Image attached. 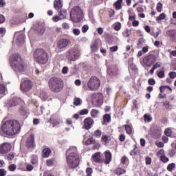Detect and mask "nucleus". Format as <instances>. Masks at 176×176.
<instances>
[{
	"mask_svg": "<svg viewBox=\"0 0 176 176\" xmlns=\"http://www.w3.org/2000/svg\"><path fill=\"white\" fill-rule=\"evenodd\" d=\"M1 131L3 134L13 137L21 131L20 122L16 120H9L6 121L1 126Z\"/></svg>",
	"mask_w": 176,
	"mask_h": 176,
	"instance_id": "nucleus-1",
	"label": "nucleus"
},
{
	"mask_svg": "<svg viewBox=\"0 0 176 176\" xmlns=\"http://www.w3.org/2000/svg\"><path fill=\"white\" fill-rule=\"evenodd\" d=\"M10 61L14 63L12 65V69L15 72L21 73L25 71V64L23 62L21 56L19 54H14L10 58Z\"/></svg>",
	"mask_w": 176,
	"mask_h": 176,
	"instance_id": "nucleus-2",
	"label": "nucleus"
},
{
	"mask_svg": "<svg viewBox=\"0 0 176 176\" xmlns=\"http://www.w3.org/2000/svg\"><path fill=\"white\" fill-rule=\"evenodd\" d=\"M48 86L52 93H60L64 89V81L58 77H52L49 79Z\"/></svg>",
	"mask_w": 176,
	"mask_h": 176,
	"instance_id": "nucleus-3",
	"label": "nucleus"
},
{
	"mask_svg": "<svg viewBox=\"0 0 176 176\" xmlns=\"http://www.w3.org/2000/svg\"><path fill=\"white\" fill-rule=\"evenodd\" d=\"M33 57L38 64H43V65L47 64V61H49V54L43 49L35 50Z\"/></svg>",
	"mask_w": 176,
	"mask_h": 176,
	"instance_id": "nucleus-4",
	"label": "nucleus"
},
{
	"mask_svg": "<svg viewBox=\"0 0 176 176\" xmlns=\"http://www.w3.org/2000/svg\"><path fill=\"white\" fill-rule=\"evenodd\" d=\"M101 86V80L97 76H91L87 82V87L91 91H97Z\"/></svg>",
	"mask_w": 176,
	"mask_h": 176,
	"instance_id": "nucleus-5",
	"label": "nucleus"
},
{
	"mask_svg": "<svg viewBox=\"0 0 176 176\" xmlns=\"http://www.w3.org/2000/svg\"><path fill=\"white\" fill-rule=\"evenodd\" d=\"M70 16L72 21H74V23H78V21H79V20L83 17V10H82V8L78 6H74L71 10Z\"/></svg>",
	"mask_w": 176,
	"mask_h": 176,
	"instance_id": "nucleus-6",
	"label": "nucleus"
},
{
	"mask_svg": "<svg viewBox=\"0 0 176 176\" xmlns=\"http://www.w3.org/2000/svg\"><path fill=\"white\" fill-rule=\"evenodd\" d=\"M66 162L69 168H72L75 170L80 163V157L74 156V155H67L66 157Z\"/></svg>",
	"mask_w": 176,
	"mask_h": 176,
	"instance_id": "nucleus-7",
	"label": "nucleus"
},
{
	"mask_svg": "<svg viewBox=\"0 0 176 176\" xmlns=\"http://www.w3.org/2000/svg\"><path fill=\"white\" fill-rule=\"evenodd\" d=\"M69 45H71V40L69 38H62L56 42V49L63 52Z\"/></svg>",
	"mask_w": 176,
	"mask_h": 176,
	"instance_id": "nucleus-8",
	"label": "nucleus"
},
{
	"mask_svg": "<svg viewBox=\"0 0 176 176\" xmlns=\"http://www.w3.org/2000/svg\"><path fill=\"white\" fill-rule=\"evenodd\" d=\"M79 56V50L75 47L69 50L66 54V57L69 61H76V59Z\"/></svg>",
	"mask_w": 176,
	"mask_h": 176,
	"instance_id": "nucleus-9",
	"label": "nucleus"
},
{
	"mask_svg": "<svg viewBox=\"0 0 176 176\" xmlns=\"http://www.w3.org/2000/svg\"><path fill=\"white\" fill-rule=\"evenodd\" d=\"M157 61V57L155 54H150L143 59V63L146 67H152Z\"/></svg>",
	"mask_w": 176,
	"mask_h": 176,
	"instance_id": "nucleus-10",
	"label": "nucleus"
},
{
	"mask_svg": "<svg viewBox=\"0 0 176 176\" xmlns=\"http://www.w3.org/2000/svg\"><path fill=\"white\" fill-rule=\"evenodd\" d=\"M21 89L23 91H30L32 89V82L30 80H24L21 81Z\"/></svg>",
	"mask_w": 176,
	"mask_h": 176,
	"instance_id": "nucleus-11",
	"label": "nucleus"
},
{
	"mask_svg": "<svg viewBox=\"0 0 176 176\" xmlns=\"http://www.w3.org/2000/svg\"><path fill=\"white\" fill-rule=\"evenodd\" d=\"M11 149H12V144H10V143L5 142L0 145L1 155H6V153H9Z\"/></svg>",
	"mask_w": 176,
	"mask_h": 176,
	"instance_id": "nucleus-12",
	"label": "nucleus"
},
{
	"mask_svg": "<svg viewBox=\"0 0 176 176\" xmlns=\"http://www.w3.org/2000/svg\"><path fill=\"white\" fill-rule=\"evenodd\" d=\"M91 100L93 102H96V104H98V105H100L102 104L104 96L102 95V94L100 93L94 94L91 96Z\"/></svg>",
	"mask_w": 176,
	"mask_h": 176,
	"instance_id": "nucleus-13",
	"label": "nucleus"
},
{
	"mask_svg": "<svg viewBox=\"0 0 176 176\" xmlns=\"http://www.w3.org/2000/svg\"><path fill=\"white\" fill-rule=\"evenodd\" d=\"M25 146L28 148L32 149L35 146V135L31 134L25 142Z\"/></svg>",
	"mask_w": 176,
	"mask_h": 176,
	"instance_id": "nucleus-14",
	"label": "nucleus"
},
{
	"mask_svg": "<svg viewBox=\"0 0 176 176\" xmlns=\"http://www.w3.org/2000/svg\"><path fill=\"white\" fill-rule=\"evenodd\" d=\"M23 104V100L20 98H14L9 100L8 105L9 107H17V105H20Z\"/></svg>",
	"mask_w": 176,
	"mask_h": 176,
	"instance_id": "nucleus-15",
	"label": "nucleus"
},
{
	"mask_svg": "<svg viewBox=\"0 0 176 176\" xmlns=\"http://www.w3.org/2000/svg\"><path fill=\"white\" fill-rule=\"evenodd\" d=\"M54 8L57 12H59V16L63 15V12H61V9H63V0H54Z\"/></svg>",
	"mask_w": 176,
	"mask_h": 176,
	"instance_id": "nucleus-16",
	"label": "nucleus"
},
{
	"mask_svg": "<svg viewBox=\"0 0 176 176\" xmlns=\"http://www.w3.org/2000/svg\"><path fill=\"white\" fill-rule=\"evenodd\" d=\"M94 123V120H92L91 118L88 117L84 120V128L85 130H90L91 129V126Z\"/></svg>",
	"mask_w": 176,
	"mask_h": 176,
	"instance_id": "nucleus-17",
	"label": "nucleus"
},
{
	"mask_svg": "<svg viewBox=\"0 0 176 176\" xmlns=\"http://www.w3.org/2000/svg\"><path fill=\"white\" fill-rule=\"evenodd\" d=\"M114 174L118 176L123 175V174H126V168L122 166V164L118 165V168L114 170Z\"/></svg>",
	"mask_w": 176,
	"mask_h": 176,
	"instance_id": "nucleus-18",
	"label": "nucleus"
},
{
	"mask_svg": "<svg viewBox=\"0 0 176 176\" xmlns=\"http://www.w3.org/2000/svg\"><path fill=\"white\" fill-rule=\"evenodd\" d=\"M104 164H109L111 162H112V153H111V151H107L104 152Z\"/></svg>",
	"mask_w": 176,
	"mask_h": 176,
	"instance_id": "nucleus-19",
	"label": "nucleus"
},
{
	"mask_svg": "<svg viewBox=\"0 0 176 176\" xmlns=\"http://www.w3.org/2000/svg\"><path fill=\"white\" fill-rule=\"evenodd\" d=\"M69 153L68 156H79V153H78V148L75 146H70L67 150Z\"/></svg>",
	"mask_w": 176,
	"mask_h": 176,
	"instance_id": "nucleus-20",
	"label": "nucleus"
},
{
	"mask_svg": "<svg viewBox=\"0 0 176 176\" xmlns=\"http://www.w3.org/2000/svg\"><path fill=\"white\" fill-rule=\"evenodd\" d=\"M51 154L52 150L49 147L43 148L41 152L42 157L45 159H47V157H49V156H50Z\"/></svg>",
	"mask_w": 176,
	"mask_h": 176,
	"instance_id": "nucleus-21",
	"label": "nucleus"
},
{
	"mask_svg": "<svg viewBox=\"0 0 176 176\" xmlns=\"http://www.w3.org/2000/svg\"><path fill=\"white\" fill-rule=\"evenodd\" d=\"M116 72H118V69L115 67V66H109L107 67V74L109 75V76L116 75Z\"/></svg>",
	"mask_w": 176,
	"mask_h": 176,
	"instance_id": "nucleus-22",
	"label": "nucleus"
},
{
	"mask_svg": "<svg viewBox=\"0 0 176 176\" xmlns=\"http://www.w3.org/2000/svg\"><path fill=\"white\" fill-rule=\"evenodd\" d=\"M100 153H96L92 155V159L95 163H104V161L101 159Z\"/></svg>",
	"mask_w": 176,
	"mask_h": 176,
	"instance_id": "nucleus-23",
	"label": "nucleus"
},
{
	"mask_svg": "<svg viewBox=\"0 0 176 176\" xmlns=\"http://www.w3.org/2000/svg\"><path fill=\"white\" fill-rule=\"evenodd\" d=\"M166 35H167V36H169V38H170L172 39V41H175L176 30H167Z\"/></svg>",
	"mask_w": 176,
	"mask_h": 176,
	"instance_id": "nucleus-24",
	"label": "nucleus"
},
{
	"mask_svg": "<svg viewBox=\"0 0 176 176\" xmlns=\"http://www.w3.org/2000/svg\"><path fill=\"white\" fill-rule=\"evenodd\" d=\"M49 122L52 124V127H56L60 124V121L57 118H54V117H51L50 118Z\"/></svg>",
	"mask_w": 176,
	"mask_h": 176,
	"instance_id": "nucleus-25",
	"label": "nucleus"
},
{
	"mask_svg": "<svg viewBox=\"0 0 176 176\" xmlns=\"http://www.w3.org/2000/svg\"><path fill=\"white\" fill-rule=\"evenodd\" d=\"M124 127L125 129L126 134H129V135H131V134H133V124H125L124 125Z\"/></svg>",
	"mask_w": 176,
	"mask_h": 176,
	"instance_id": "nucleus-26",
	"label": "nucleus"
},
{
	"mask_svg": "<svg viewBox=\"0 0 176 176\" xmlns=\"http://www.w3.org/2000/svg\"><path fill=\"white\" fill-rule=\"evenodd\" d=\"M111 136L107 135H102L101 138L102 142L104 143V145H107V144H109V142L111 141Z\"/></svg>",
	"mask_w": 176,
	"mask_h": 176,
	"instance_id": "nucleus-27",
	"label": "nucleus"
},
{
	"mask_svg": "<svg viewBox=\"0 0 176 176\" xmlns=\"http://www.w3.org/2000/svg\"><path fill=\"white\" fill-rule=\"evenodd\" d=\"M46 166L47 167H53L54 164H56V159L55 158H50L46 160L45 162Z\"/></svg>",
	"mask_w": 176,
	"mask_h": 176,
	"instance_id": "nucleus-28",
	"label": "nucleus"
},
{
	"mask_svg": "<svg viewBox=\"0 0 176 176\" xmlns=\"http://www.w3.org/2000/svg\"><path fill=\"white\" fill-rule=\"evenodd\" d=\"M123 0H117L116 2L113 3V6L116 10H120L122 9V3Z\"/></svg>",
	"mask_w": 176,
	"mask_h": 176,
	"instance_id": "nucleus-29",
	"label": "nucleus"
},
{
	"mask_svg": "<svg viewBox=\"0 0 176 176\" xmlns=\"http://www.w3.org/2000/svg\"><path fill=\"white\" fill-rule=\"evenodd\" d=\"M73 104L76 107H79V105H82V99H80V98H77V97L74 98Z\"/></svg>",
	"mask_w": 176,
	"mask_h": 176,
	"instance_id": "nucleus-30",
	"label": "nucleus"
},
{
	"mask_svg": "<svg viewBox=\"0 0 176 176\" xmlns=\"http://www.w3.org/2000/svg\"><path fill=\"white\" fill-rule=\"evenodd\" d=\"M39 160V158H38V155H33L31 157V163L32 164H38V162Z\"/></svg>",
	"mask_w": 176,
	"mask_h": 176,
	"instance_id": "nucleus-31",
	"label": "nucleus"
},
{
	"mask_svg": "<svg viewBox=\"0 0 176 176\" xmlns=\"http://www.w3.org/2000/svg\"><path fill=\"white\" fill-rule=\"evenodd\" d=\"M91 52H94V53H96V52L98 50V43H97L96 42L92 43L91 45Z\"/></svg>",
	"mask_w": 176,
	"mask_h": 176,
	"instance_id": "nucleus-32",
	"label": "nucleus"
},
{
	"mask_svg": "<svg viewBox=\"0 0 176 176\" xmlns=\"http://www.w3.org/2000/svg\"><path fill=\"white\" fill-rule=\"evenodd\" d=\"M96 144V140L93 138H90L85 142V145H94Z\"/></svg>",
	"mask_w": 176,
	"mask_h": 176,
	"instance_id": "nucleus-33",
	"label": "nucleus"
},
{
	"mask_svg": "<svg viewBox=\"0 0 176 176\" xmlns=\"http://www.w3.org/2000/svg\"><path fill=\"white\" fill-rule=\"evenodd\" d=\"M98 113H100V111L96 109H93L91 111V116L92 118H97L98 116Z\"/></svg>",
	"mask_w": 176,
	"mask_h": 176,
	"instance_id": "nucleus-34",
	"label": "nucleus"
},
{
	"mask_svg": "<svg viewBox=\"0 0 176 176\" xmlns=\"http://www.w3.org/2000/svg\"><path fill=\"white\" fill-rule=\"evenodd\" d=\"M94 137H96V138H100L101 135H102V132L100 129H97L94 132Z\"/></svg>",
	"mask_w": 176,
	"mask_h": 176,
	"instance_id": "nucleus-35",
	"label": "nucleus"
},
{
	"mask_svg": "<svg viewBox=\"0 0 176 176\" xmlns=\"http://www.w3.org/2000/svg\"><path fill=\"white\" fill-rule=\"evenodd\" d=\"M103 122H104V123H108V122H111V115H109V114L104 115Z\"/></svg>",
	"mask_w": 176,
	"mask_h": 176,
	"instance_id": "nucleus-36",
	"label": "nucleus"
},
{
	"mask_svg": "<svg viewBox=\"0 0 176 176\" xmlns=\"http://www.w3.org/2000/svg\"><path fill=\"white\" fill-rule=\"evenodd\" d=\"M5 159H6L8 161L13 160V159H14V154H13L12 153H10L5 155Z\"/></svg>",
	"mask_w": 176,
	"mask_h": 176,
	"instance_id": "nucleus-37",
	"label": "nucleus"
},
{
	"mask_svg": "<svg viewBox=\"0 0 176 176\" xmlns=\"http://www.w3.org/2000/svg\"><path fill=\"white\" fill-rule=\"evenodd\" d=\"M121 164H129V159L126 155L121 158Z\"/></svg>",
	"mask_w": 176,
	"mask_h": 176,
	"instance_id": "nucleus-38",
	"label": "nucleus"
},
{
	"mask_svg": "<svg viewBox=\"0 0 176 176\" xmlns=\"http://www.w3.org/2000/svg\"><path fill=\"white\" fill-rule=\"evenodd\" d=\"M170 69H172V71H176V58H174L172 60L170 65Z\"/></svg>",
	"mask_w": 176,
	"mask_h": 176,
	"instance_id": "nucleus-39",
	"label": "nucleus"
},
{
	"mask_svg": "<svg viewBox=\"0 0 176 176\" xmlns=\"http://www.w3.org/2000/svg\"><path fill=\"white\" fill-rule=\"evenodd\" d=\"M174 168H175V164L174 163H170L167 166V170L168 171H170V172L173 171Z\"/></svg>",
	"mask_w": 176,
	"mask_h": 176,
	"instance_id": "nucleus-40",
	"label": "nucleus"
},
{
	"mask_svg": "<svg viewBox=\"0 0 176 176\" xmlns=\"http://www.w3.org/2000/svg\"><path fill=\"white\" fill-rule=\"evenodd\" d=\"M164 134L167 137H170L173 134V131H171V129L170 128L166 129L164 131Z\"/></svg>",
	"mask_w": 176,
	"mask_h": 176,
	"instance_id": "nucleus-41",
	"label": "nucleus"
},
{
	"mask_svg": "<svg viewBox=\"0 0 176 176\" xmlns=\"http://www.w3.org/2000/svg\"><path fill=\"white\" fill-rule=\"evenodd\" d=\"M6 92V87L3 84H0V94H5Z\"/></svg>",
	"mask_w": 176,
	"mask_h": 176,
	"instance_id": "nucleus-42",
	"label": "nucleus"
},
{
	"mask_svg": "<svg viewBox=\"0 0 176 176\" xmlns=\"http://www.w3.org/2000/svg\"><path fill=\"white\" fill-rule=\"evenodd\" d=\"M163 9V4L162 3H158L156 7V10L157 12H159V13H160V12H162Z\"/></svg>",
	"mask_w": 176,
	"mask_h": 176,
	"instance_id": "nucleus-43",
	"label": "nucleus"
},
{
	"mask_svg": "<svg viewBox=\"0 0 176 176\" xmlns=\"http://www.w3.org/2000/svg\"><path fill=\"white\" fill-rule=\"evenodd\" d=\"M164 19H166V14L162 13L161 14H160L157 18L156 19L157 21H159L160 20H164Z\"/></svg>",
	"mask_w": 176,
	"mask_h": 176,
	"instance_id": "nucleus-44",
	"label": "nucleus"
},
{
	"mask_svg": "<svg viewBox=\"0 0 176 176\" xmlns=\"http://www.w3.org/2000/svg\"><path fill=\"white\" fill-rule=\"evenodd\" d=\"M120 28H122V24H120V23H116L114 25V30L116 31H120Z\"/></svg>",
	"mask_w": 176,
	"mask_h": 176,
	"instance_id": "nucleus-45",
	"label": "nucleus"
},
{
	"mask_svg": "<svg viewBox=\"0 0 176 176\" xmlns=\"http://www.w3.org/2000/svg\"><path fill=\"white\" fill-rule=\"evenodd\" d=\"M16 168H17V166H16L14 164H12L8 166V170L10 171H14Z\"/></svg>",
	"mask_w": 176,
	"mask_h": 176,
	"instance_id": "nucleus-46",
	"label": "nucleus"
},
{
	"mask_svg": "<svg viewBox=\"0 0 176 176\" xmlns=\"http://www.w3.org/2000/svg\"><path fill=\"white\" fill-rule=\"evenodd\" d=\"M160 160L162 161L163 163H167V162H168L169 159H168V157H166V155H162L160 157Z\"/></svg>",
	"mask_w": 176,
	"mask_h": 176,
	"instance_id": "nucleus-47",
	"label": "nucleus"
},
{
	"mask_svg": "<svg viewBox=\"0 0 176 176\" xmlns=\"http://www.w3.org/2000/svg\"><path fill=\"white\" fill-rule=\"evenodd\" d=\"M20 113L21 115H22V116H27L28 113L27 112V110H25V109L22 107L20 110Z\"/></svg>",
	"mask_w": 176,
	"mask_h": 176,
	"instance_id": "nucleus-48",
	"label": "nucleus"
},
{
	"mask_svg": "<svg viewBox=\"0 0 176 176\" xmlns=\"http://www.w3.org/2000/svg\"><path fill=\"white\" fill-rule=\"evenodd\" d=\"M123 36L124 38H129L130 36V32L129 31V29H126L123 32Z\"/></svg>",
	"mask_w": 176,
	"mask_h": 176,
	"instance_id": "nucleus-49",
	"label": "nucleus"
},
{
	"mask_svg": "<svg viewBox=\"0 0 176 176\" xmlns=\"http://www.w3.org/2000/svg\"><path fill=\"white\" fill-rule=\"evenodd\" d=\"M87 31H89V25H84L82 27V32H83V34H86V32H87Z\"/></svg>",
	"mask_w": 176,
	"mask_h": 176,
	"instance_id": "nucleus-50",
	"label": "nucleus"
},
{
	"mask_svg": "<svg viewBox=\"0 0 176 176\" xmlns=\"http://www.w3.org/2000/svg\"><path fill=\"white\" fill-rule=\"evenodd\" d=\"M87 113H89V109H83L79 111L80 115H87Z\"/></svg>",
	"mask_w": 176,
	"mask_h": 176,
	"instance_id": "nucleus-51",
	"label": "nucleus"
},
{
	"mask_svg": "<svg viewBox=\"0 0 176 176\" xmlns=\"http://www.w3.org/2000/svg\"><path fill=\"white\" fill-rule=\"evenodd\" d=\"M163 105L165 107L166 109H170V102L168 100H165L163 102Z\"/></svg>",
	"mask_w": 176,
	"mask_h": 176,
	"instance_id": "nucleus-52",
	"label": "nucleus"
},
{
	"mask_svg": "<svg viewBox=\"0 0 176 176\" xmlns=\"http://www.w3.org/2000/svg\"><path fill=\"white\" fill-rule=\"evenodd\" d=\"M148 85H150L151 86H153L154 85H156V81L155 80V79L153 78H149L148 80Z\"/></svg>",
	"mask_w": 176,
	"mask_h": 176,
	"instance_id": "nucleus-53",
	"label": "nucleus"
},
{
	"mask_svg": "<svg viewBox=\"0 0 176 176\" xmlns=\"http://www.w3.org/2000/svg\"><path fill=\"white\" fill-rule=\"evenodd\" d=\"M86 176H91V174H93V169L91 168H87L86 170Z\"/></svg>",
	"mask_w": 176,
	"mask_h": 176,
	"instance_id": "nucleus-54",
	"label": "nucleus"
},
{
	"mask_svg": "<svg viewBox=\"0 0 176 176\" xmlns=\"http://www.w3.org/2000/svg\"><path fill=\"white\" fill-rule=\"evenodd\" d=\"M8 174V171L4 168L0 169V176H6Z\"/></svg>",
	"mask_w": 176,
	"mask_h": 176,
	"instance_id": "nucleus-55",
	"label": "nucleus"
},
{
	"mask_svg": "<svg viewBox=\"0 0 176 176\" xmlns=\"http://www.w3.org/2000/svg\"><path fill=\"white\" fill-rule=\"evenodd\" d=\"M118 45H114V46H113V47H109L110 52H118Z\"/></svg>",
	"mask_w": 176,
	"mask_h": 176,
	"instance_id": "nucleus-56",
	"label": "nucleus"
},
{
	"mask_svg": "<svg viewBox=\"0 0 176 176\" xmlns=\"http://www.w3.org/2000/svg\"><path fill=\"white\" fill-rule=\"evenodd\" d=\"M146 164H147V165L152 164V158H151L150 157H146Z\"/></svg>",
	"mask_w": 176,
	"mask_h": 176,
	"instance_id": "nucleus-57",
	"label": "nucleus"
},
{
	"mask_svg": "<svg viewBox=\"0 0 176 176\" xmlns=\"http://www.w3.org/2000/svg\"><path fill=\"white\" fill-rule=\"evenodd\" d=\"M144 120H145V122H151L152 120L151 116H148V114H144Z\"/></svg>",
	"mask_w": 176,
	"mask_h": 176,
	"instance_id": "nucleus-58",
	"label": "nucleus"
},
{
	"mask_svg": "<svg viewBox=\"0 0 176 176\" xmlns=\"http://www.w3.org/2000/svg\"><path fill=\"white\" fill-rule=\"evenodd\" d=\"M126 140V135H124V134H120L119 136V141H120V142H123V141H124Z\"/></svg>",
	"mask_w": 176,
	"mask_h": 176,
	"instance_id": "nucleus-59",
	"label": "nucleus"
},
{
	"mask_svg": "<svg viewBox=\"0 0 176 176\" xmlns=\"http://www.w3.org/2000/svg\"><path fill=\"white\" fill-rule=\"evenodd\" d=\"M73 33H74L76 36L80 35V30L79 29L74 28V29L73 30Z\"/></svg>",
	"mask_w": 176,
	"mask_h": 176,
	"instance_id": "nucleus-60",
	"label": "nucleus"
},
{
	"mask_svg": "<svg viewBox=\"0 0 176 176\" xmlns=\"http://www.w3.org/2000/svg\"><path fill=\"white\" fill-rule=\"evenodd\" d=\"M62 28L64 29V30H69V25L67 23H63L62 24Z\"/></svg>",
	"mask_w": 176,
	"mask_h": 176,
	"instance_id": "nucleus-61",
	"label": "nucleus"
},
{
	"mask_svg": "<svg viewBox=\"0 0 176 176\" xmlns=\"http://www.w3.org/2000/svg\"><path fill=\"white\" fill-rule=\"evenodd\" d=\"M157 76L158 78H164V71H160V72L157 73Z\"/></svg>",
	"mask_w": 176,
	"mask_h": 176,
	"instance_id": "nucleus-62",
	"label": "nucleus"
},
{
	"mask_svg": "<svg viewBox=\"0 0 176 176\" xmlns=\"http://www.w3.org/2000/svg\"><path fill=\"white\" fill-rule=\"evenodd\" d=\"M169 76L170 79H174L176 77V72H171L169 73Z\"/></svg>",
	"mask_w": 176,
	"mask_h": 176,
	"instance_id": "nucleus-63",
	"label": "nucleus"
},
{
	"mask_svg": "<svg viewBox=\"0 0 176 176\" xmlns=\"http://www.w3.org/2000/svg\"><path fill=\"white\" fill-rule=\"evenodd\" d=\"M143 43H144V38H139L138 42V46H142Z\"/></svg>",
	"mask_w": 176,
	"mask_h": 176,
	"instance_id": "nucleus-64",
	"label": "nucleus"
}]
</instances>
